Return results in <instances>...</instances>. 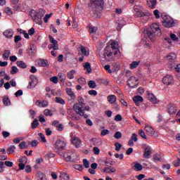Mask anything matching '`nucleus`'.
<instances>
[{"label":"nucleus","instance_id":"1","mask_svg":"<svg viewBox=\"0 0 180 180\" xmlns=\"http://www.w3.org/2000/svg\"><path fill=\"white\" fill-rule=\"evenodd\" d=\"M77 101L79 103H77L73 105V110L77 113V115H79V116H81L82 117H83L84 119H88V115L85 114V110L82 108V106L85 105L84 98L78 97Z\"/></svg>","mask_w":180,"mask_h":180},{"label":"nucleus","instance_id":"2","mask_svg":"<svg viewBox=\"0 0 180 180\" xmlns=\"http://www.w3.org/2000/svg\"><path fill=\"white\" fill-rule=\"evenodd\" d=\"M146 33L150 40L155 41V37L154 36H161V30L158 24L153 23L150 25V30H147Z\"/></svg>","mask_w":180,"mask_h":180},{"label":"nucleus","instance_id":"3","mask_svg":"<svg viewBox=\"0 0 180 180\" xmlns=\"http://www.w3.org/2000/svg\"><path fill=\"white\" fill-rule=\"evenodd\" d=\"M161 18L162 19V25L164 27H174L175 26V21L169 15L165 13H162Z\"/></svg>","mask_w":180,"mask_h":180},{"label":"nucleus","instance_id":"4","mask_svg":"<svg viewBox=\"0 0 180 180\" xmlns=\"http://www.w3.org/2000/svg\"><path fill=\"white\" fill-rule=\"evenodd\" d=\"M94 8H93V13L94 15L99 16V13L102 11L103 8V0H91Z\"/></svg>","mask_w":180,"mask_h":180},{"label":"nucleus","instance_id":"5","mask_svg":"<svg viewBox=\"0 0 180 180\" xmlns=\"http://www.w3.org/2000/svg\"><path fill=\"white\" fill-rule=\"evenodd\" d=\"M67 146V143L64 141L58 140L55 143V150L58 154H60L61 151L65 150V147Z\"/></svg>","mask_w":180,"mask_h":180},{"label":"nucleus","instance_id":"6","mask_svg":"<svg viewBox=\"0 0 180 180\" xmlns=\"http://www.w3.org/2000/svg\"><path fill=\"white\" fill-rule=\"evenodd\" d=\"M113 54H115V52L112 51L110 46H105L104 49L103 57L107 60V61H110V60L113 58Z\"/></svg>","mask_w":180,"mask_h":180},{"label":"nucleus","instance_id":"7","mask_svg":"<svg viewBox=\"0 0 180 180\" xmlns=\"http://www.w3.org/2000/svg\"><path fill=\"white\" fill-rule=\"evenodd\" d=\"M73 154L74 153H72V151L68 150L65 153H59V155H60V157L64 158V160H65V161H67L68 162H75V160L72 159Z\"/></svg>","mask_w":180,"mask_h":180},{"label":"nucleus","instance_id":"8","mask_svg":"<svg viewBox=\"0 0 180 180\" xmlns=\"http://www.w3.org/2000/svg\"><path fill=\"white\" fill-rule=\"evenodd\" d=\"M44 13H46V11L41 9L39 13H36L34 15L33 20L37 23L38 25H41L43 22L41 21V18L44 16Z\"/></svg>","mask_w":180,"mask_h":180},{"label":"nucleus","instance_id":"9","mask_svg":"<svg viewBox=\"0 0 180 180\" xmlns=\"http://www.w3.org/2000/svg\"><path fill=\"white\" fill-rule=\"evenodd\" d=\"M127 84L129 88H137L139 86V79L134 76H131L127 80Z\"/></svg>","mask_w":180,"mask_h":180},{"label":"nucleus","instance_id":"10","mask_svg":"<svg viewBox=\"0 0 180 180\" xmlns=\"http://www.w3.org/2000/svg\"><path fill=\"white\" fill-rule=\"evenodd\" d=\"M78 51H80V53H82V56L79 58V61L80 63H82V61H84V58L85 57V56H89V51L86 50V48H85V46H80L78 48Z\"/></svg>","mask_w":180,"mask_h":180},{"label":"nucleus","instance_id":"11","mask_svg":"<svg viewBox=\"0 0 180 180\" xmlns=\"http://www.w3.org/2000/svg\"><path fill=\"white\" fill-rule=\"evenodd\" d=\"M49 40L52 44L49 45V50H58V41L56 40L51 35H49Z\"/></svg>","mask_w":180,"mask_h":180},{"label":"nucleus","instance_id":"12","mask_svg":"<svg viewBox=\"0 0 180 180\" xmlns=\"http://www.w3.org/2000/svg\"><path fill=\"white\" fill-rule=\"evenodd\" d=\"M162 82L165 85H172L174 84V77L167 75L163 77Z\"/></svg>","mask_w":180,"mask_h":180},{"label":"nucleus","instance_id":"13","mask_svg":"<svg viewBox=\"0 0 180 180\" xmlns=\"http://www.w3.org/2000/svg\"><path fill=\"white\" fill-rule=\"evenodd\" d=\"M166 60H168L167 65L169 68V63H176V54L174 53H169L166 56Z\"/></svg>","mask_w":180,"mask_h":180},{"label":"nucleus","instance_id":"14","mask_svg":"<svg viewBox=\"0 0 180 180\" xmlns=\"http://www.w3.org/2000/svg\"><path fill=\"white\" fill-rule=\"evenodd\" d=\"M110 49L114 51V56H116L119 53V44L116 41H110Z\"/></svg>","mask_w":180,"mask_h":180},{"label":"nucleus","instance_id":"15","mask_svg":"<svg viewBox=\"0 0 180 180\" xmlns=\"http://www.w3.org/2000/svg\"><path fill=\"white\" fill-rule=\"evenodd\" d=\"M165 41H167V43H168V44L171 45L173 41H178V40H179V39L178 38V37H176V35L175 34H170V37H165L164 39Z\"/></svg>","mask_w":180,"mask_h":180},{"label":"nucleus","instance_id":"16","mask_svg":"<svg viewBox=\"0 0 180 180\" xmlns=\"http://www.w3.org/2000/svg\"><path fill=\"white\" fill-rule=\"evenodd\" d=\"M138 141L139 138H137V134L133 133L129 141H128V146L129 147H133L134 146V143H137Z\"/></svg>","mask_w":180,"mask_h":180},{"label":"nucleus","instance_id":"17","mask_svg":"<svg viewBox=\"0 0 180 180\" xmlns=\"http://www.w3.org/2000/svg\"><path fill=\"white\" fill-rule=\"evenodd\" d=\"M72 143L75 146L76 148H79L82 146V142L79 138L75 136L72 138Z\"/></svg>","mask_w":180,"mask_h":180},{"label":"nucleus","instance_id":"18","mask_svg":"<svg viewBox=\"0 0 180 180\" xmlns=\"http://www.w3.org/2000/svg\"><path fill=\"white\" fill-rule=\"evenodd\" d=\"M36 63L39 67H49V60L46 59H38Z\"/></svg>","mask_w":180,"mask_h":180},{"label":"nucleus","instance_id":"19","mask_svg":"<svg viewBox=\"0 0 180 180\" xmlns=\"http://www.w3.org/2000/svg\"><path fill=\"white\" fill-rule=\"evenodd\" d=\"M167 109L169 115H175V113H176V111L178 110L176 106H175V105L172 103H170L167 105Z\"/></svg>","mask_w":180,"mask_h":180},{"label":"nucleus","instance_id":"20","mask_svg":"<svg viewBox=\"0 0 180 180\" xmlns=\"http://www.w3.org/2000/svg\"><path fill=\"white\" fill-rule=\"evenodd\" d=\"M146 131L150 134V136H153V137H158V135L157 134V132L154 131V129L150 126H146L145 127Z\"/></svg>","mask_w":180,"mask_h":180},{"label":"nucleus","instance_id":"21","mask_svg":"<svg viewBox=\"0 0 180 180\" xmlns=\"http://www.w3.org/2000/svg\"><path fill=\"white\" fill-rule=\"evenodd\" d=\"M3 35L6 38V39H12L13 37V30L8 29L5 30L3 32Z\"/></svg>","mask_w":180,"mask_h":180},{"label":"nucleus","instance_id":"22","mask_svg":"<svg viewBox=\"0 0 180 180\" xmlns=\"http://www.w3.org/2000/svg\"><path fill=\"white\" fill-rule=\"evenodd\" d=\"M35 104L37 106H39V108H47L49 106V101L44 100L42 101H40L39 100H37L35 102Z\"/></svg>","mask_w":180,"mask_h":180},{"label":"nucleus","instance_id":"23","mask_svg":"<svg viewBox=\"0 0 180 180\" xmlns=\"http://www.w3.org/2000/svg\"><path fill=\"white\" fill-rule=\"evenodd\" d=\"M169 68H170V70H176V72H180V64H176V63H169Z\"/></svg>","mask_w":180,"mask_h":180},{"label":"nucleus","instance_id":"24","mask_svg":"<svg viewBox=\"0 0 180 180\" xmlns=\"http://www.w3.org/2000/svg\"><path fill=\"white\" fill-rule=\"evenodd\" d=\"M133 101L136 106H140V103H141L144 99L141 96H135L133 97Z\"/></svg>","mask_w":180,"mask_h":180},{"label":"nucleus","instance_id":"25","mask_svg":"<svg viewBox=\"0 0 180 180\" xmlns=\"http://www.w3.org/2000/svg\"><path fill=\"white\" fill-rule=\"evenodd\" d=\"M146 4L150 9L157 8V0H147Z\"/></svg>","mask_w":180,"mask_h":180},{"label":"nucleus","instance_id":"26","mask_svg":"<svg viewBox=\"0 0 180 180\" xmlns=\"http://www.w3.org/2000/svg\"><path fill=\"white\" fill-rule=\"evenodd\" d=\"M107 100H108V102H109V103H110L111 105H113L116 103V101H117V98L116 97V96L111 94L107 96Z\"/></svg>","mask_w":180,"mask_h":180},{"label":"nucleus","instance_id":"27","mask_svg":"<svg viewBox=\"0 0 180 180\" xmlns=\"http://www.w3.org/2000/svg\"><path fill=\"white\" fill-rule=\"evenodd\" d=\"M148 98L149 99V101H150V102H152V103H154L155 105H157V103L160 102V101H158V99H157V98H155V96H154V94H148Z\"/></svg>","mask_w":180,"mask_h":180},{"label":"nucleus","instance_id":"28","mask_svg":"<svg viewBox=\"0 0 180 180\" xmlns=\"http://www.w3.org/2000/svg\"><path fill=\"white\" fill-rule=\"evenodd\" d=\"M151 155V147L147 146L145 148L144 153H143V157L145 158H150V156Z\"/></svg>","mask_w":180,"mask_h":180},{"label":"nucleus","instance_id":"29","mask_svg":"<svg viewBox=\"0 0 180 180\" xmlns=\"http://www.w3.org/2000/svg\"><path fill=\"white\" fill-rule=\"evenodd\" d=\"M66 92H67L68 95L69 96H70V99L72 101H74L77 98V96H75V94H74V91H72V89L67 88L66 89Z\"/></svg>","mask_w":180,"mask_h":180},{"label":"nucleus","instance_id":"30","mask_svg":"<svg viewBox=\"0 0 180 180\" xmlns=\"http://www.w3.org/2000/svg\"><path fill=\"white\" fill-rule=\"evenodd\" d=\"M3 103L4 106H9L11 105V100L8 96H6L3 97Z\"/></svg>","mask_w":180,"mask_h":180},{"label":"nucleus","instance_id":"31","mask_svg":"<svg viewBox=\"0 0 180 180\" xmlns=\"http://www.w3.org/2000/svg\"><path fill=\"white\" fill-rule=\"evenodd\" d=\"M75 70H72L70 71H69L67 73V77L68 78V79H74L75 75Z\"/></svg>","mask_w":180,"mask_h":180},{"label":"nucleus","instance_id":"32","mask_svg":"<svg viewBox=\"0 0 180 180\" xmlns=\"http://www.w3.org/2000/svg\"><path fill=\"white\" fill-rule=\"evenodd\" d=\"M17 66L20 68H27V65L23 60H18L16 62Z\"/></svg>","mask_w":180,"mask_h":180},{"label":"nucleus","instance_id":"33","mask_svg":"<svg viewBox=\"0 0 180 180\" xmlns=\"http://www.w3.org/2000/svg\"><path fill=\"white\" fill-rule=\"evenodd\" d=\"M140 65V61H134L129 65L130 70H134V68H137Z\"/></svg>","mask_w":180,"mask_h":180},{"label":"nucleus","instance_id":"34","mask_svg":"<svg viewBox=\"0 0 180 180\" xmlns=\"http://www.w3.org/2000/svg\"><path fill=\"white\" fill-rule=\"evenodd\" d=\"M59 178L60 180H70V176L65 172L60 173Z\"/></svg>","mask_w":180,"mask_h":180},{"label":"nucleus","instance_id":"35","mask_svg":"<svg viewBox=\"0 0 180 180\" xmlns=\"http://www.w3.org/2000/svg\"><path fill=\"white\" fill-rule=\"evenodd\" d=\"M89 33L91 34H95V33H96V32H98V27H94V25H90L89 27Z\"/></svg>","mask_w":180,"mask_h":180},{"label":"nucleus","instance_id":"36","mask_svg":"<svg viewBox=\"0 0 180 180\" xmlns=\"http://www.w3.org/2000/svg\"><path fill=\"white\" fill-rule=\"evenodd\" d=\"M153 160H155V161H159L161 162V161H162V157L161 156V154L155 153L153 155Z\"/></svg>","mask_w":180,"mask_h":180},{"label":"nucleus","instance_id":"37","mask_svg":"<svg viewBox=\"0 0 180 180\" xmlns=\"http://www.w3.org/2000/svg\"><path fill=\"white\" fill-rule=\"evenodd\" d=\"M15 150H16V146L12 145L10 146L8 148H7V152L8 154H13L15 153Z\"/></svg>","mask_w":180,"mask_h":180},{"label":"nucleus","instance_id":"38","mask_svg":"<svg viewBox=\"0 0 180 180\" xmlns=\"http://www.w3.org/2000/svg\"><path fill=\"white\" fill-rule=\"evenodd\" d=\"M37 180H46V175L41 172H38L37 174Z\"/></svg>","mask_w":180,"mask_h":180},{"label":"nucleus","instance_id":"39","mask_svg":"<svg viewBox=\"0 0 180 180\" xmlns=\"http://www.w3.org/2000/svg\"><path fill=\"white\" fill-rule=\"evenodd\" d=\"M55 101L56 103H60V105H65V101H64V99L61 98L60 97H56Z\"/></svg>","mask_w":180,"mask_h":180},{"label":"nucleus","instance_id":"40","mask_svg":"<svg viewBox=\"0 0 180 180\" xmlns=\"http://www.w3.org/2000/svg\"><path fill=\"white\" fill-rule=\"evenodd\" d=\"M9 56H11V51L6 50L3 54L4 60H8L9 58Z\"/></svg>","mask_w":180,"mask_h":180},{"label":"nucleus","instance_id":"41","mask_svg":"<svg viewBox=\"0 0 180 180\" xmlns=\"http://www.w3.org/2000/svg\"><path fill=\"white\" fill-rule=\"evenodd\" d=\"M84 68L86 70L87 72H91V71H92V69L91 68V63L88 62L84 64Z\"/></svg>","mask_w":180,"mask_h":180},{"label":"nucleus","instance_id":"42","mask_svg":"<svg viewBox=\"0 0 180 180\" xmlns=\"http://www.w3.org/2000/svg\"><path fill=\"white\" fill-rule=\"evenodd\" d=\"M88 85L91 89H95V88H96V83H95V81L94 80H90Z\"/></svg>","mask_w":180,"mask_h":180},{"label":"nucleus","instance_id":"43","mask_svg":"<svg viewBox=\"0 0 180 180\" xmlns=\"http://www.w3.org/2000/svg\"><path fill=\"white\" fill-rule=\"evenodd\" d=\"M124 25H126V22H124V20H123V18H122L121 22H118V25L117 27V30H120V29H122V27H123Z\"/></svg>","mask_w":180,"mask_h":180},{"label":"nucleus","instance_id":"44","mask_svg":"<svg viewBox=\"0 0 180 180\" xmlns=\"http://www.w3.org/2000/svg\"><path fill=\"white\" fill-rule=\"evenodd\" d=\"M134 169L135 171H141L143 169V165H141V164L140 163H136L134 165Z\"/></svg>","mask_w":180,"mask_h":180},{"label":"nucleus","instance_id":"45","mask_svg":"<svg viewBox=\"0 0 180 180\" xmlns=\"http://www.w3.org/2000/svg\"><path fill=\"white\" fill-rule=\"evenodd\" d=\"M39 126V120L37 119H34L32 123V129H34Z\"/></svg>","mask_w":180,"mask_h":180},{"label":"nucleus","instance_id":"46","mask_svg":"<svg viewBox=\"0 0 180 180\" xmlns=\"http://www.w3.org/2000/svg\"><path fill=\"white\" fill-rule=\"evenodd\" d=\"M73 168H75V169H77V171H82V169H84V165H74Z\"/></svg>","mask_w":180,"mask_h":180},{"label":"nucleus","instance_id":"47","mask_svg":"<svg viewBox=\"0 0 180 180\" xmlns=\"http://www.w3.org/2000/svg\"><path fill=\"white\" fill-rule=\"evenodd\" d=\"M135 16L136 18H143V16H146V13L140 11H138V13H135Z\"/></svg>","mask_w":180,"mask_h":180},{"label":"nucleus","instance_id":"48","mask_svg":"<svg viewBox=\"0 0 180 180\" xmlns=\"http://www.w3.org/2000/svg\"><path fill=\"white\" fill-rule=\"evenodd\" d=\"M19 71V69L16 66H13L11 68V74L12 75H15V74H17V72Z\"/></svg>","mask_w":180,"mask_h":180},{"label":"nucleus","instance_id":"49","mask_svg":"<svg viewBox=\"0 0 180 180\" xmlns=\"http://www.w3.org/2000/svg\"><path fill=\"white\" fill-rule=\"evenodd\" d=\"M19 162L20 164H27V158L26 156L20 158Z\"/></svg>","mask_w":180,"mask_h":180},{"label":"nucleus","instance_id":"50","mask_svg":"<svg viewBox=\"0 0 180 180\" xmlns=\"http://www.w3.org/2000/svg\"><path fill=\"white\" fill-rule=\"evenodd\" d=\"M77 82L80 85H85V84H86V81L85 80V78H84V77L79 78L77 79Z\"/></svg>","mask_w":180,"mask_h":180},{"label":"nucleus","instance_id":"51","mask_svg":"<svg viewBox=\"0 0 180 180\" xmlns=\"http://www.w3.org/2000/svg\"><path fill=\"white\" fill-rule=\"evenodd\" d=\"M4 12L7 13V15H13V12L12 11V8L9 7H6L4 9Z\"/></svg>","mask_w":180,"mask_h":180},{"label":"nucleus","instance_id":"52","mask_svg":"<svg viewBox=\"0 0 180 180\" xmlns=\"http://www.w3.org/2000/svg\"><path fill=\"white\" fill-rule=\"evenodd\" d=\"M139 134L142 137V139H147V136L146 135V133H144V131L143 129H139Z\"/></svg>","mask_w":180,"mask_h":180},{"label":"nucleus","instance_id":"53","mask_svg":"<svg viewBox=\"0 0 180 180\" xmlns=\"http://www.w3.org/2000/svg\"><path fill=\"white\" fill-rule=\"evenodd\" d=\"M38 136H39L43 143H46L47 140H46V136H44V134H43V133L38 134Z\"/></svg>","mask_w":180,"mask_h":180},{"label":"nucleus","instance_id":"54","mask_svg":"<svg viewBox=\"0 0 180 180\" xmlns=\"http://www.w3.org/2000/svg\"><path fill=\"white\" fill-rule=\"evenodd\" d=\"M44 115L45 116H53V112H51V110H49V109H46L44 111Z\"/></svg>","mask_w":180,"mask_h":180},{"label":"nucleus","instance_id":"55","mask_svg":"<svg viewBox=\"0 0 180 180\" xmlns=\"http://www.w3.org/2000/svg\"><path fill=\"white\" fill-rule=\"evenodd\" d=\"M93 152L96 155H99V153H101V150H99V148L94 147L93 148Z\"/></svg>","mask_w":180,"mask_h":180},{"label":"nucleus","instance_id":"56","mask_svg":"<svg viewBox=\"0 0 180 180\" xmlns=\"http://www.w3.org/2000/svg\"><path fill=\"white\" fill-rule=\"evenodd\" d=\"M19 147L20 150H23V148H27V146H26V142L22 141L20 143Z\"/></svg>","mask_w":180,"mask_h":180},{"label":"nucleus","instance_id":"57","mask_svg":"<svg viewBox=\"0 0 180 180\" xmlns=\"http://www.w3.org/2000/svg\"><path fill=\"white\" fill-rule=\"evenodd\" d=\"M115 151H120V148H122V144L117 142L115 143Z\"/></svg>","mask_w":180,"mask_h":180},{"label":"nucleus","instance_id":"58","mask_svg":"<svg viewBox=\"0 0 180 180\" xmlns=\"http://www.w3.org/2000/svg\"><path fill=\"white\" fill-rule=\"evenodd\" d=\"M22 40V37L20 35H16L14 37L15 43L18 44Z\"/></svg>","mask_w":180,"mask_h":180},{"label":"nucleus","instance_id":"59","mask_svg":"<svg viewBox=\"0 0 180 180\" xmlns=\"http://www.w3.org/2000/svg\"><path fill=\"white\" fill-rule=\"evenodd\" d=\"M22 95H23V91L22 90H18L15 93V96L16 98H18V96H22Z\"/></svg>","mask_w":180,"mask_h":180},{"label":"nucleus","instance_id":"60","mask_svg":"<svg viewBox=\"0 0 180 180\" xmlns=\"http://www.w3.org/2000/svg\"><path fill=\"white\" fill-rule=\"evenodd\" d=\"M2 134H3L4 139H7V137H9V136H11V133L6 131H3Z\"/></svg>","mask_w":180,"mask_h":180},{"label":"nucleus","instance_id":"61","mask_svg":"<svg viewBox=\"0 0 180 180\" xmlns=\"http://www.w3.org/2000/svg\"><path fill=\"white\" fill-rule=\"evenodd\" d=\"M20 34H24L25 39H29V37H30L29 33L26 32V31H25V30H20Z\"/></svg>","mask_w":180,"mask_h":180},{"label":"nucleus","instance_id":"62","mask_svg":"<svg viewBox=\"0 0 180 180\" xmlns=\"http://www.w3.org/2000/svg\"><path fill=\"white\" fill-rule=\"evenodd\" d=\"M115 139H122V133L120 131H117L114 135Z\"/></svg>","mask_w":180,"mask_h":180},{"label":"nucleus","instance_id":"63","mask_svg":"<svg viewBox=\"0 0 180 180\" xmlns=\"http://www.w3.org/2000/svg\"><path fill=\"white\" fill-rule=\"evenodd\" d=\"M153 15L155 16L156 19H160V11L158 10H155L153 11Z\"/></svg>","mask_w":180,"mask_h":180},{"label":"nucleus","instance_id":"64","mask_svg":"<svg viewBox=\"0 0 180 180\" xmlns=\"http://www.w3.org/2000/svg\"><path fill=\"white\" fill-rule=\"evenodd\" d=\"M83 164L84 165V167L89 168V162L86 159L83 160Z\"/></svg>","mask_w":180,"mask_h":180}]
</instances>
